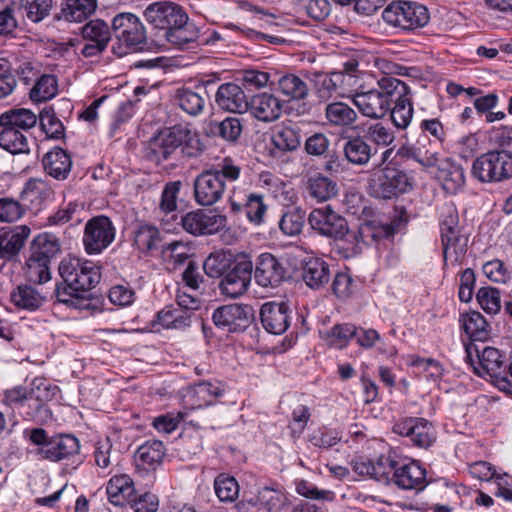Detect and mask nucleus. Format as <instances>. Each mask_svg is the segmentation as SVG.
Instances as JSON below:
<instances>
[{"mask_svg": "<svg viewBox=\"0 0 512 512\" xmlns=\"http://www.w3.org/2000/svg\"><path fill=\"white\" fill-rule=\"evenodd\" d=\"M202 143L197 132L188 126L174 125L155 133L145 145V156L150 161L160 164L172 159L180 149L189 157L202 152Z\"/></svg>", "mask_w": 512, "mask_h": 512, "instance_id": "1", "label": "nucleus"}, {"mask_svg": "<svg viewBox=\"0 0 512 512\" xmlns=\"http://www.w3.org/2000/svg\"><path fill=\"white\" fill-rule=\"evenodd\" d=\"M241 168L225 157L214 168L202 171L193 181L195 202L204 207L212 206L222 200L228 182L239 179Z\"/></svg>", "mask_w": 512, "mask_h": 512, "instance_id": "2", "label": "nucleus"}, {"mask_svg": "<svg viewBox=\"0 0 512 512\" xmlns=\"http://www.w3.org/2000/svg\"><path fill=\"white\" fill-rule=\"evenodd\" d=\"M378 89L367 91L356 90L351 95L352 103L364 117L380 120L383 119L392 105L393 94L398 93V79L383 76L377 80Z\"/></svg>", "mask_w": 512, "mask_h": 512, "instance_id": "3", "label": "nucleus"}, {"mask_svg": "<svg viewBox=\"0 0 512 512\" xmlns=\"http://www.w3.org/2000/svg\"><path fill=\"white\" fill-rule=\"evenodd\" d=\"M472 177L482 184H497L512 179V152L489 150L473 160Z\"/></svg>", "mask_w": 512, "mask_h": 512, "instance_id": "4", "label": "nucleus"}, {"mask_svg": "<svg viewBox=\"0 0 512 512\" xmlns=\"http://www.w3.org/2000/svg\"><path fill=\"white\" fill-rule=\"evenodd\" d=\"M382 19L390 27L411 32L426 26L430 14L424 5L417 2L394 0L383 10Z\"/></svg>", "mask_w": 512, "mask_h": 512, "instance_id": "5", "label": "nucleus"}, {"mask_svg": "<svg viewBox=\"0 0 512 512\" xmlns=\"http://www.w3.org/2000/svg\"><path fill=\"white\" fill-rule=\"evenodd\" d=\"M412 188L411 179L396 166L375 167L368 179L369 194L379 199H392Z\"/></svg>", "mask_w": 512, "mask_h": 512, "instance_id": "6", "label": "nucleus"}, {"mask_svg": "<svg viewBox=\"0 0 512 512\" xmlns=\"http://www.w3.org/2000/svg\"><path fill=\"white\" fill-rule=\"evenodd\" d=\"M59 274L65 285L76 292H87L101 279L100 268L94 262L77 257H66L59 264Z\"/></svg>", "mask_w": 512, "mask_h": 512, "instance_id": "7", "label": "nucleus"}, {"mask_svg": "<svg viewBox=\"0 0 512 512\" xmlns=\"http://www.w3.org/2000/svg\"><path fill=\"white\" fill-rule=\"evenodd\" d=\"M440 227L444 261L459 262L466 253L468 238L460 233L458 213L452 205L443 207Z\"/></svg>", "mask_w": 512, "mask_h": 512, "instance_id": "8", "label": "nucleus"}, {"mask_svg": "<svg viewBox=\"0 0 512 512\" xmlns=\"http://www.w3.org/2000/svg\"><path fill=\"white\" fill-rule=\"evenodd\" d=\"M253 262L246 254L238 255L222 276L219 289L222 295L238 298L244 295L251 283Z\"/></svg>", "mask_w": 512, "mask_h": 512, "instance_id": "9", "label": "nucleus"}, {"mask_svg": "<svg viewBox=\"0 0 512 512\" xmlns=\"http://www.w3.org/2000/svg\"><path fill=\"white\" fill-rule=\"evenodd\" d=\"M116 228L104 215L92 217L87 221L83 233V245L87 254L98 255L115 240Z\"/></svg>", "mask_w": 512, "mask_h": 512, "instance_id": "10", "label": "nucleus"}, {"mask_svg": "<svg viewBox=\"0 0 512 512\" xmlns=\"http://www.w3.org/2000/svg\"><path fill=\"white\" fill-rule=\"evenodd\" d=\"M401 221L393 220L390 223L365 222L360 225L357 232H351L347 238V246L344 248L356 255L362 251L363 245H370L382 239L394 236L398 232Z\"/></svg>", "mask_w": 512, "mask_h": 512, "instance_id": "11", "label": "nucleus"}, {"mask_svg": "<svg viewBox=\"0 0 512 512\" xmlns=\"http://www.w3.org/2000/svg\"><path fill=\"white\" fill-rule=\"evenodd\" d=\"M308 222L313 230L322 236L342 240L347 246V238L351 233L344 217L335 212L331 206L312 210Z\"/></svg>", "mask_w": 512, "mask_h": 512, "instance_id": "12", "label": "nucleus"}, {"mask_svg": "<svg viewBox=\"0 0 512 512\" xmlns=\"http://www.w3.org/2000/svg\"><path fill=\"white\" fill-rule=\"evenodd\" d=\"M146 21L154 28L170 32L173 28L184 26L188 15L184 9L173 2L159 1L150 4L144 11Z\"/></svg>", "mask_w": 512, "mask_h": 512, "instance_id": "13", "label": "nucleus"}, {"mask_svg": "<svg viewBox=\"0 0 512 512\" xmlns=\"http://www.w3.org/2000/svg\"><path fill=\"white\" fill-rule=\"evenodd\" d=\"M254 311L247 304H228L217 308L212 315L214 324L229 333L246 329L253 321Z\"/></svg>", "mask_w": 512, "mask_h": 512, "instance_id": "14", "label": "nucleus"}, {"mask_svg": "<svg viewBox=\"0 0 512 512\" xmlns=\"http://www.w3.org/2000/svg\"><path fill=\"white\" fill-rule=\"evenodd\" d=\"M112 31L116 39L127 48H141L146 41V29L133 13H119L112 20Z\"/></svg>", "mask_w": 512, "mask_h": 512, "instance_id": "15", "label": "nucleus"}, {"mask_svg": "<svg viewBox=\"0 0 512 512\" xmlns=\"http://www.w3.org/2000/svg\"><path fill=\"white\" fill-rule=\"evenodd\" d=\"M181 224L183 229L192 235H207L223 229L227 224V218L214 211L197 209L182 216Z\"/></svg>", "mask_w": 512, "mask_h": 512, "instance_id": "16", "label": "nucleus"}, {"mask_svg": "<svg viewBox=\"0 0 512 512\" xmlns=\"http://www.w3.org/2000/svg\"><path fill=\"white\" fill-rule=\"evenodd\" d=\"M393 431L409 437L413 445L420 448H428L436 440V431L432 423L424 418H405L394 425Z\"/></svg>", "mask_w": 512, "mask_h": 512, "instance_id": "17", "label": "nucleus"}, {"mask_svg": "<svg viewBox=\"0 0 512 512\" xmlns=\"http://www.w3.org/2000/svg\"><path fill=\"white\" fill-rule=\"evenodd\" d=\"M85 44L81 49L84 57H94L102 54L110 40L111 30L106 22L100 19L91 20L81 28Z\"/></svg>", "mask_w": 512, "mask_h": 512, "instance_id": "18", "label": "nucleus"}, {"mask_svg": "<svg viewBox=\"0 0 512 512\" xmlns=\"http://www.w3.org/2000/svg\"><path fill=\"white\" fill-rule=\"evenodd\" d=\"M398 93L393 94L392 103L393 106L390 105V113L391 122L397 129H406L412 119L414 114L413 102H412V92L410 87L400 79H398Z\"/></svg>", "mask_w": 512, "mask_h": 512, "instance_id": "19", "label": "nucleus"}, {"mask_svg": "<svg viewBox=\"0 0 512 512\" xmlns=\"http://www.w3.org/2000/svg\"><path fill=\"white\" fill-rule=\"evenodd\" d=\"M260 319L265 330L271 334L280 335L290 325V310L287 303L281 301L266 302L260 309Z\"/></svg>", "mask_w": 512, "mask_h": 512, "instance_id": "20", "label": "nucleus"}, {"mask_svg": "<svg viewBox=\"0 0 512 512\" xmlns=\"http://www.w3.org/2000/svg\"><path fill=\"white\" fill-rule=\"evenodd\" d=\"M283 104L284 102L274 94L260 92L249 100L248 111L258 121L271 123L281 117Z\"/></svg>", "mask_w": 512, "mask_h": 512, "instance_id": "21", "label": "nucleus"}, {"mask_svg": "<svg viewBox=\"0 0 512 512\" xmlns=\"http://www.w3.org/2000/svg\"><path fill=\"white\" fill-rule=\"evenodd\" d=\"M225 393V387L220 381H202L191 386L184 398L192 409L213 405Z\"/></svg>", "mask_w": 512, "mask_h": 512, "instance_id": "22", "label": "nucleus"}, {"mask_svg": "<svg viewBox=\"0 0 512 512\" xmlns=\"http://www.w3.org/2000/svg\"><path fill=\"white\" fill-rule=\"evenodd\" d=\"M286 269L272 254L258 256L254 272L255 281L262 287H277L284 279Z\"/></svg>", "mask_w": 512, "mask_h": 512, "instance_id": "23", "label": "nucleus"}, {"mask_svg": "<svg viewBox=\"0 0 512 512\" xmlns=\"http://www.w3.org/2000/svg\"><path fill=\"white\" fill-rule=\"evenodd\" d=\"M162 441L149 440L140 445L134 453V464L138 473L143 475L156 471L165 456Z\"/></svg>", "mask_w": 512, "mask_h": 512, "instance_id": "24", "label": "nucleus"}, {"mask_svg": "<svg viewBox=\"0 0 512 512\" xmlns=\"http://www.w3.org/2000/svg\"><path fill=\"white\" fill-rule=\"evenodd\" d=\"M215 98L222 110L236 114L248 112L249 100L243 89L235 83L221 84Z\"/></svg>", "mask_w": 512, "mask_h": 512, "instance_id": "25", "label": "nucleus"}, {"mask_svg": "<svg viewBox=\"0 0 512 512\" xmlns=\"http://www.w3.org/2000/svg\"><path fill=\"white\" fill-rule=\"evenodd\" d=\"M80 443L73 435H57L51 437L48 444L42 449V458L58 462L79 454Z\"/></svg>", "mask_w": 512, "mask_h": 512, "instance_id": "26", "label": "nucleus"}, {"mask_svg": "<svg viewBox=\"0 0 512 512\" xmlns=\"http://www.w3.org/2000/svg\"><path fill=\"white\" fill-rule=\"evenodd\" d=\"M29 234L30 228L25 225L0 230L1 260L5 262L16 259Z\"/></svg>", "mask_w": 512, "mask_h": 512, "instance_id": "27", "label": "nucleus"}, {"mask_svg": "<svg viewBox=\"0 0 512 512\" xmlns=\"http://www.w3.org/2000/svg\"><path fill=\"white\" fill-rule=\"evenodd\" d=\"M425 480L426 471L418 462H397L392 483L397 485L399 488L404 490H421L425 486Z\"/></svg>", "mask_w": 512, "mask_h": 512, "instance_id": "28", "label": "nucleus"}, {"mask_svg": "<svg viewBox=\"0 0 512 512\" xmlns=\"http://www.w3.org/2000/svg\"><path fill=\"white\" fill-rule=\"evenodd\" d=\"M10 301L17 309L35 312L45 305L47 296L30 284H20L10 292Z\"/></svg>", "mask_w": 512, "mask_h": 512, "instance_id": "29", "label": "nucleus"}, {"mask_svg": "<svg viewBox=\"0 0 512 512\" xmlns=\"http://www.w3.org/2000/svg\"><path fill=\"white\" fill-rule=\"evenodd\" d=\"M304 191L308 198L316 202H326L337 195V183L331 178L316 172L306 176Z\"/></svg>", "mask_w": 512, "mask_h": 512, "instance_id": "30", "label": "nucleus"}, {"mask_svg": "<svg viewBox=\"0 0 512 512\" xmlns=\"http://www.w3.org/2000/svg\"><path fill=\"white\" fill-rule=\"evenodd\" d=\"M53 198V190L50 185L42 179L29 180L22 193L21 199L29 209L38 211L44 204Z\"/></svg>", "mask_w": 512, "mask_h": 512, "instance_id": "31", "label": "nucleus"}, {"mask_svg": "<svg viewBox=\"0 0 512 512\" xmlns=\"http://www.w3.org/2000/svg\"><path fill=\"white\" fill-rule=\"evenodd\" d=\"M106 492L111 504L124 506L134 497V482L128 474L114 475L107 483Z\"/></svg>", "mask_w": 512, "mask_h": 512, "instance_id": "32", "label": "nucleus"}, {"mask_svg": "<svg viewBox=\"0 0 512 512\" xmlns=\"http://www.w3.org/2000/svg\"><path fill=\"white\" fill-rule=\"evenodd\" d=\"M343 153L349 163L356 166H365L377 153V148H373L364 136L357 135L346 140Z\"/></svg>", "mask_w": 512, "mask_h": 512, "instance_id": "33", "label": "nucleus"}, {"mask_svg": "<svg viewBox=\"0 0 512 512\" xmlns=\"http://www.w3.org/2000/svg\"><path fill=\"white\" fill-rule=\"evenodd\" d=\"M42 162L46 173L57 180H65L72 167L71 157L59 147L47 152Z\"/></svg>", "mask_w": 512, "mask_h": 512, "instance_id": "34", "label": "nucleus"}, {"mask_svg": "<svg viewBox=\"0 0 512 512\" xmlns=\"http://www.w3.org/2000/svg\"><path fill=\"white\" fill-rule=\"evenodd\" d=\"M479 367H474L475 372L483 376L489 375L492 378L500 379L504 373V356L494 347H485L480 353L477 351Z\"/></svg>", "mask_w": 512, "mask_h": 512, "instance_id": "35", "label": "nucleus"}, {"mask_svg": "<svg viewBox=\"0 0 512 512\" xmlns=\"http://www.w3.org/2000/svg\"><path fill=\"white\" fill-rule=\"evenodd\" d=\"M436 177L448 192H456L465 183L463 168L448 158H443L437 166Z\"/></svg>", "mask_w": 512, "mask_h": 512, "instance_id": "36", "label": "nucleus"}, {"mask_svg": "<svg viewBox=\"0 0 512 512\" xmlns=\"http://www.w3.org/2000/svg\"><path fill=\"white\" fill-rule=\"evenodd\" d=\"M313 89L320 100L327 101L337 93L340 83L345 81L342 73L313 72L310 77Z\"/></svg>", "mask_w": 512, "mask_h": 512, "instance_id": "37", "label": "nucleus"}, {"mask_svg": "<svg viewBox=\"0 0 512 512\" xmlns=\"http://www.w3.org/2000/svg\"><path fill=\"white\" fill-rule=\"evenodd\" d=\"M277 90L289 100H304L309 95V87L307 83L299 76L287 73L278 76L275 80Z\"/></svg>", "mask_w": 512, "mask_h": 512, "instance_id": "38", "label": "nucleus"}, {"mask_svg": "<svg viewBox=\"0 0 512 512\" xmlns=\"http://www.w3.org/2000/svg\"><path fill=\"white\" fill-rule=\"evenodd\" d=\"M271 143L278 152H292L301 143L300 129L292 125L276 127L271 134Z\"/></svg>", "mask_w": 512, "mask_h": 512, "instance_id": "39", "label": "nucleus"}, {"mask_svg": "<svg viewBox=\"0 0 512 512\" xmlns=\"http://www.w3.org/2000/svg\"><path fill=\"white\" fill-rule=\"evenodd\" d=\"M325 119L333 127L344 128L353 125L358 119V115L348 104L332 102L326 105Z\"/></svg>", "mask_w": 512, "mask_h": 512, "instance_id": "40", "label": "nucleus"}, {"mask_svg": "<svg viewBox=\"0 0 512 512\" xmlns=\"http://www.w3.org/2000/svg\"><path fill=\"white\" fill-rule=\"evenodd\" d=\"M0 147L12 154L29 152L26 133L11 126H0Z\"/></svg>", "mask_w": 512, "mask_h": 512, "instance_id": "41", "label": "nucleus"}, {"mask_svg": "<svg viewBox=\"0 0 512 512\" xmlns=\"http://www.w3.org/2000/svg\"><path fill=\"white\" fill-rule=\"evenodd\" d=\"M24 0H0V36L12 34L17 26V15L22 11Z\"/></svg>", "mask_w": 512, "mask_h": 512, "instance_id": "42", "label": "nucleus"}, {"mask_svg": "<svg viewBox=\"0 0 512 512\" xmlns=\"http://www.w3.org/2000/svg\"><path fill=\"white\" fill-rule=\"evenodd\" d=\"M60 250V244L56 236L50 233H42L34 238L30 246V256L41 261L50 262Z\"/></svg>", "mask_w": 512, "mask_h": 512, "instance_id": "43", "label": "nucleus"}, {"mask_svg": "<svg viewBox=\"0 0 512 512\" xmlns=\"http://www.w3.org/2000/svg\"><path fill=\"white\" fill-rule=\"evenodd\" d=\"M38 121V117L29 109H10L0 116V126H11L27 133Z\"/></svg>", "mask_w": 512, "mask_h": 512, "instance_id": "44", "label": "nucleus"}, {"mask_svg": "<svg viewBox=\"0 0 512 512\" xmlns=\"http://www.w3.org/2000/svg\"><path fill=\"white\" fill-rule=\"evenodd\" d=\"M303 280L311 288H319L328 283L330 269L328 264L319 258L310 259L303 268Z\"/></svg>", "mask_w": 512, "mask_h": 512, "instance_id": "45", "label": "nucleus"}, {"mask_svg": "<svg viewBox=\"0 0 512 512\" xmlns=\"http://www.w3.org/2000/svg\"><path fill=\"white\" fill-rule=\"evenodd\" d=\"M192 312L166 306L157 313V323L166 329H184L191 324Z\"/></svg>", "mask_w": 512, "mask_h": 512, "instance_id": "46", "label": "nucleus"}, {"mask_svg": "<svg viewBox=\"0 0 512 512\" xmlns=\"http://www.w3.org/2000/svg\"><path fill=\"white\" fill-rule=\"evenodd\" d=\"M285 502L283 493L271 487L261 488L257 495L249 499V503L256 506L259 511H277Z\"/></svg>", "mask_w": 512, "mask_h": 512, "instance_id": "47", "label": "nucleus"}, {"mask_svg": "<svg viewBox=\"0 0 512 512\" xmlns=\"http://www.w3.org/2000/svg\"><path fill=\"white\" fill-rule=\"evenodd\" d=\"M161 241V233L154 225L142 224L134 232V244L143 253L158 249Z\"/></svg>", "mask_w": 512, "mask_h": 512, "instance_id": "48", "label": "nucleus"}, {"mask_svg": "<svg viewBox=\"0 0 512 512\" xmlns=\"http://www.w3.org/2000/svg\"><path fill=\"white\" fill-rule=\"evenodd\" d=\"M97 7L96 0H67L62 8V18L68 22H82L87 19Z\"/></svg>", "mask_w": 512, "mask_h": 512, "instance_id": "49", "label": "nucleus"}, {"mask_svg": "<svg viewBox=\"0 0 512 512\" xmlns=\"http://www.w3.org/2000/svg\"><path fill=\"white\" fill-rule=\"evenodd\" d=\"M177 106L190 116H197L202 113L205 107L204 97L189 88L178 89L175 94Z\"/></svg>", "mask_w": 512, "mask_h": 512, "instance_id": "50", "label": "nucleus"}, {"mask_svg": "<svg viewBox=\"0 0 512 512\" xmlns=\"http://www.w3.org/2000/svg\"><path fill=\"white\" fill-rule=\"evenodd\" d=\"M365 139L375 147H389L395 141L394 131L382 122H374L366 125L364 129Z\"/></svg>", "mask_w": 512, "mask_h": 512, "instance_id": "51", "label": "nucleus"}, {"mask_svg": "<svg viewBox=\"0 0 512 512\" xmlns=\"http://www.w3.org/2000/svg\"><path fill=\"white\" fill-rule=\"evenodd\" d=\"M463 328L469 338L483 341L488 337V323L483 315L477 311H471L463 316Z\"/></svg>", "mask_w": 512, "mask_h": 512, "instance_id": "52", "label": "nucleus"}, {"mask_svg": "<svg viewBox=\"0 0 512 512\" xmlns=\"http://www.w3.org/2000/svg\"><path fill=\"white\" fill-rule=\"evenodd\" d=\"M356 327L349 323L336 324L322 336L323 340L331 347L345 348L350 339L354 337Z\"/></svg>", "mask_w": 512, "mask_h": 512, "instance_id": "53", "label": "nucleus"}, {"mask_svg": "<svg viewBox=\"0 0 512 512\" xmlns=\"http://www.w3.org/2000/svg\"><path fill=\"white\" fill-rule=\"evenodd\" d=\"M209 127L214 135L229 142L237 141L242 133L241 121L236 117H227L220 122H211Z\"/></svg>", "mask_w": 512, "mask_h": 512, "instance_id": "54", "label": "nucleus"}, {"mask_svg": "<svg viewBox=\"0 0 512 512\" xmlns=\"http://www.w3.org/2000/svg\"><path fill=\"white\" fill-rule=\"evenodd\" d=\"M278 76L276 71H261L246 69L241 72V80L247 88L260 89L268 85H274Z\"/></svg>", "mask_w": 512, "mask_h": 512, "instance_id": "55", "label": "nucleus"}, {"mask_svg": "<svg viewBox=\"0 0 512 512\" xmlns=\"http://www.w3.org/2000/svg\"><path fill=\"white\" fill-rule=\"evenodd\" d=\"M57 87L56 78L53 75L44 74L35 81V85L30 92V98L37 102L50 100L56 95Z\"/></svg>", "mask_w": 512, "mask_h": 512, "instance_id": "56", "label": "nucleus"}, {"mask_svg": "<svg viewBox=\"0 0 512 512\" xmlns=\"http://www.w3.org/2000/svg\"><path fill=\"white\" fill-rule=\"evenodd\" d=\"M84 293L85 292H76L69 288H61L60 285L57 286L55 290L56 298L59 303L77 310H87L91 306L90 298Z\"/></svg>", "mask_w": 512, "mask_h": 512, "instance_id": "57", "label": "nucleus"}, {"mask_svg": "<svg viewBox=\"0 0 512 512\" xmlns=\"http://www.w3.org/2000/svg\"><path fill=\"white\" fill-rule=\"evenodd\" d=\"M214 489L222 502H234L239 495L238 482L234 477L226 474H220L215 478Z\"/></svg>", "mask_w": 512, "mask_h": 512, "instance_id": "58", "label": "nucleus"}, {"mask_svg": "<svg viewBox=\"0 0 512 512\" xmlns=\"http://www.w3.org/2000/svg\"><path fill=\"white\" fill-rule=\"evenodd\" d=\"M476 299L480 307L488 314L495 315L501 309V294L495 287H481L476 293Z\"/></svg>", "mask_w": 512, "mask_h": 512, "instance_id": "59", "label": "nucleus"}, {"mask_svg": "<svg viewBox=\"0 0 512 512\" xmlns=\"http://www.w3.org/2000/svg\"><path fill=\"white\" fill-rule=\"evenodd\" d=\"M372 479L388 485L393 482L394 471L397 466V461L390 456L381 455L376 461H372Z\"/></svg>", "mask_w": 512, "mask_h": 512, "instance_id": "60", "label": "nucleus"}, {"mask_svg": "<svg viewBox=\"0 0 512 512\" xmlns=\"http://www.w3.org/2000/svg\"><path fill=\"white\" fill-rule=\"evenodd\" d=\"M247 219L254 225H261L264 222V216L267 206L263 202V197L259 194L251 193L247 196L244 205Z\"/></svg>", "mask_w": 512, "mask_h": 512, "instance_id": "61", "label": "nucleus"}, {"mask_svg": "<svg viewBox=\"0 0 512 512\" xmlns=\"http://www.w3.org/2000/svg\"><path fill=\"white\" fill-rule=\"evenodd\" d=\"M191 255V247L182 241H172L162 248L164 260L174 264H183Z\"/></svg>", "mask_w": 512, "mask_h": 512, "instance_id": "62", "label": "nucleus"}, {"mask_svg": "<svg viewBox=\"0 0 512 512\" xmlns=\"http://www.w3.org/2000/svg\"><path fill=\"white\" fill-rule=\"evenodd\" d=\"M341 441V434L336 429L323 426L309 436V442L318 448L329 449Z\"/></svg>", "mask_w": 512, "mask_h": 512, "instance_id": "63", "label": "nucleus"}, {"mask_svg": "<svg viewBox=\"0 0 512 512\" xmlns=\"http://www.w3.org/2000/svg\"><path fill=\"white\" fill-rule=\"evenodd\" d=\"M49 262L29 257L26 262V276L30 282L43 284L50 280Z\"/></svg>", "mask_w": 512, "mask_h": 512, "instance_id": "64", "label": "nucleus"}]
</instances>
